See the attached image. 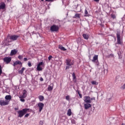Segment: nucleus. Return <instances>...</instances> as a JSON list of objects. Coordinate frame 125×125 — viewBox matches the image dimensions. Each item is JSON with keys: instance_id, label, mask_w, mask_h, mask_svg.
<instances>
[{"instance_id": "393cba45", "label": "nucleus", "mask_w": 125, "mask_h": 125, "mask_svg": "<svg viewBox=\"0 0 125 125\" xmlns=\"http://www.w3.org/2000/svg\"><path fill=\"white\" fill-rule=\"evenodd\" d=\"M91 83L92 84H95V85H97L98 84V82L95 81H92Z\"/></svg>"}, {"instance_id": "f8f14e48", "label": "nucleus", "mask_w": 125, "mask_h": 125, "mask_svg": "<svg viewBox=\"0 0 125 125\" xmlns=\"http://www.w3.org/2000/svg\"><path fill=\"white\" fill-rule=\"evenodd\" d=\"M5 3L4 2H1L0 3V9H4L5 8Z\"/></svg>"}, {"instance_id": "39448f33", "label": "nucleus", "mask_w": 125, "mask_h": 125, "mask_svg": "<svg viewBox=\"0 0 125 125\" xmlns=\"http://www.w3.org/2000/svg\"><path fill=\"white\" fill-rule=\"evenodd\" d=\"M50 31L51 32H58L59 31V26L54 24L50 27Z\"/></svg>"}, {"instance_id": "423d86ee", "label": "nucleus", "mask_w": 125, "mask_h": 125, "mask_svg": "<svg viewBox=\"0 0 125 125\" xmlns=\"http://www.w3.org/2000/svg\"><path fill=\"white\" fill-rule=\"evenodd\" d=\"M93 63H95L96 65L98 67L99 66V62L98 61V55H95L92 60Z\"/></svg>"}, {"instance_id": "6ab92c4d", "label": "nucleus", "mask_w": 125, "mask_h": 125, "mask_svg": "<svg viewBox=\"0 0 125 125\" xmlns=\"http://www.w3.org/2000/svg\"><path fill=\"white\" fill-rule=\"evenodd\" d=\"M83 37L84 38V40H88L89 37H88V35L87 34H83Z\"/></svg>"}, {"instance_id": "b1692460", "label": "nucleus", "mask_w": 125, "mask_h": 125, "mask_svg": "<svg viewBox=\"0 0 125 125\" xmlns=\"http://www.w3.org/2000/svg\"><path fill=\"white\" fill-rule=\"evenodd\" d=\"M37 69L38 71H42V68L40 66L37 65Z\"/></svg>"}, {"instance_id": "c756f323", "label": "nucleus", "mask_w": 125, "mask_h": 125, "mask_svg": "<svg viewBox=\"0 0 125 125\" xmlns=\"http://www.w3.org/2000/svg\"><path fill=\"white\" fill-rule=\"evenodd\" d=\"M24 98H21V96H20V99L21 102H25V99Z\"/></svg>"}, {"instance_id": "aec40b11", "label": "nucleus", "mask_w": 125, "mask_h": 125, "mask_svg": "<svg viewBox=\"0 0 125 125\" xmlns=\"http://www.w3.org/2000/svg\"><path fill=\"white\" fill-rule=\"evenodd\" d=\"M67 116H68L69 117H70V116H72V110L71 109H69L67 111Z\"/></svg>"}, {"instance_id": "a18cd8bd", "label": "nucleus", "mask_w": 125, "mask_h": 125, "mask_svg": "<svg viewBox=\"0 0 125 125\" xmlns=\"http://www.w3.org/2000/svg\"><path fill=\"white\" fill-rule=\"evenodd\" d=\"M94 1H96V2H98V1H99L100 0H94Z\"/></svg>"}, {"instance_id": "c9c22d12", "label": "nucleus", "mask_w": 125, "mask_h": 125, "mask_svg": "<svg viewBox=\"0 0 125 125\" xmlns=\"http://www.w3.org/2000/svg\"><path fill=\"white\" fill-rule=\"evenodd\" d=\"M45 1H47L48 2H53L54 0H45Z\"/></svg>"}, {"instance_id": "2f4dec72", "label": "nucleus", "mask_w": 125, "mask_h": 125, "mask_svg": "<svg viewBox=\"0 0 125 125\" xmlns=\"http://www.w3.org/2000/svg\"><path fill=\"white\" fill-rule=\"evenodd\" d=\"M65 99L66 100H67V101H70V96L67 95L65 97Z\"/></svg>"}, {"instance_id": "2eb2a0df", "label": "nucleus", "mask_w": 125, "mask_h": 125, "mask_svg": "<svg viewBox=\"0 0 125 125\" xmlns=\"http://www.w3.org/2000/svg\"><path fill=\"white\" fill-rule=\"evenodd\" d=\"M72 78H73V81H74V83L77 82V77L76 76V74L75 73H73L72 74Z\"/></svg>"}, {"instance_id": "3c124183", "label": "nucleus", "mask_w": 125, "mask_h": 125, "mask_svg": "<svg viewBox=\"0 0 125 125\" xmlns=\"http://www.w3.org/2000/svg\"><path fill=\"white\" fill-rule=\"evenodd\" d=\"M7 0V1H9V0Z\"/></svg>"}, {"instance_id": "f257e3e1", "label": "nucleus", "mask_w": 125, "mask_h": 125, "mask_svg": "<svg viewBox=\"0 0 125 125\" xmlns=\"http://www.w3.org/2000/svg\"><path fill=\"white\" fill-rule=\"evenodd\" d=\"M84 102L85 103L84 104V108L85 110H88L89 108H91V104L89 103H91V101L90 100V97L89 96H85L84 97Z\"/></svg>"}, {"instance_id": "72a5a7b5", "label": "nucleus", "mask_w": 125, "mask_h": 125, "mask_svg": "<svg viewBox=\"0 0 125 125\" xmlns=\"http://www.w3.org/2000/svg\"><path fill=\"white\" fill-rule=\"evenodd\" d=\"M111 18H112L113 19H116V15H114V14H111Z\"/></svg>"}, {"instance_id": "7c9ffc66", "label": "nucleus", "mask_w": 125, "mask_h": 125, "mask_svg": "<svg viewBox=\"0 0 125 125\" xmlns=\"http://www.w3.org/2000/svg\"><path fill=\"white\" fill-rule=\"evenodd\" d=\"M2 74V67L1 65L0 64V76Z\"/></svg>"}, {"instance_id": "09e8293b", "label": "nucleus", "mask_w": 125, "mask_h": 125, "mask_svg": "<svg viewBox=\"0 0 125 125\" xmlns=\"http://www.w3.org/2000/svg\"><path fill=\"white\" fill-rule=\"evenodd\" d=\"M40 124H42V121H40Z\"/></svg>"}, {"instance_id": "58836bf2", "label": "nucleus", "mask_w": 125, "mask_h": 125, "mask_svg": "<svg viewBox=\"0 0 125 125\" xmlns=\"http://www.w3.org/2000/svg\"><path fill=\"white\" fill-rule=\"evenodd\" d=\"M28 65L29 67H32V63L29 62L28 63Z\"/></svg>"}, {"instance_id": "a19ab883", "label": "nucleus", "mask_w": 125, "mask_h": 125, "mask_svg": "<svg viewBox=\"0 0 125 125\" xmlns=\"http://www.w3.org/2000/svg\"><path fill=\"white\" fill-rule=\"evenodd\" d=\"M52 58V56H49L48 58L49 61L51 60V58Z\"/></svg>"}, {"instance_id": "e433bc0d", "label": "nucleus", "mask_w": 125, "mask_h": 125, "mask_svg": "<svg viewBox=\"0 0 125 125\" xmlns=\"http://www.w3.org/2000/svg\"><path fill=\"white\" fill-rule=\"evenodd\" d=\"M71 123H72V124H74V125H75V124H76V121H75V120H74V119H72V120H71Z\"/></svg>"}, {"instance_id": "412c9836", "label": "nucleus", "mask_w": 125, "mask_h": 125, "mask_svg": "<svg viewBox=\"0 0 125 125\" xmlns=\"http://www.w3.org/2000/svg\"><path fill=\"white\" fill-rule=\"evenodd\" d=\"M25 67H22L20 70L19 71V73L22 75L23 73H24V71H25Z\"/></svg>"}, {"instance_id": "4c0bfd02", "label": "nucleus", "mask_w": 125, "mask_h": 125, "mask_svg": "<svg viewBox=\"0 0 125 125\" xmlns=\"http://www.w3.org/2000/svg\"><path fill=\"white\" fill-rule=\"evenodd\" d=\"M30 116V113H27L24 115V118H28Z\"/></svg>"}, {"instance_id": "37998d69", "label": "nucleus", "mask_w": 125, "mask_h": 125, "mask_svg": "<svg viewBox=\"0 0 125 125\" xmlns=\"http://www.w3.org/2000/svg\"><path fill=\"white\" fill-rule=\"evenodd\" d=\"M40 81L41 82H43V78H42V77L40 78Z\"/></svg>"}, {"instance_id": "20e7f679", "label": "nucleus", "mask_w": 125, "mask_h": 125, "mask_svg": "<svg viewBox=\"0 0 125 125\" xmlns=\"http://www.w3.org/2000/svg\"><path fill=\"white\" fill-rule=\"evenodd\" d=\"M117 33H116V36H117V42L115 43L116 44H120L122 45L123 44V40L121 39V31L119 30H117Z\"/></svg>"}, {"instance_id": "a211bd4d", "label": "nucleus", "mask_w": 125, "mask_h": 125, "mask_svg": "<svg viewBox=\"0 0 125 125\" xmlns=\"http://www.w3.org/2000/svg\"><path fill=\"white\" fill-rule=\"evenodd\" d=\"M59 49H61V50H62V51H66V50H67V49L62 45H59Z\"/></svg>"}, {"instance_id": "f3484780", "label": "nucleus", "mask_w": 125, "mask_h": 125, "mask_svg": "<svg viewBox=\"0 0 125 125\" xmlns=\"http://www.w3.org/2000/svg\"><path fill=\"white\" fill-rule=\"evenodd\" d=\"M11 95H6L5 97V99L6 100V101H8L9 100V102L10 100H11Z\"/></svg>"}, {"instance_id": "cd10ccee", "label": "nucleus", "mask_w": 125, "mask_h": 125, "mask_svg": "<svg viewBox=\"0 0 125 125\" xmlns=\"http://www.w3.org/2000/svg\"><path fill=\"white\" fill-rule=\"evenodd\" d=\"M78 6H79V4H76L75 5H73V7L74 8V9H77L78 8Z\"/></svg>"}, {"instance_id": "8fccbe9b", "label": "nucleus", "mask_w": 125, "mask_h": 125, "mask_svg": "<svg viewBox=\"0 0 125 125\" xmlns=\"http://www.w3.org/2000/svg\"><path fill=\"white\" fill-rule=\"evenodd\" d=\"M42 1H43V0H41Z\"/></svg>"}, {"instance_id": "9b49d317", "label": "nucleus", "mask_w": 125, "mask_h": 125, "mask_svg": "<svg viewBox=\"0 0 125 125\" xmlns=\"http://www.w3.org/2000/svg\"><path fill=\"white\" fill-rule=\"evenodd\" d=\"M27 90L24 89L23 90L22 95H21V98H26L27 97Z\"/></svg>"}, {"instance_id": "473e14b6", "label": "nucleus", "mask_w": 125, "mask_h": 125, "mask_svg": "<svg viewBox=\"0 0 125 125\" xmlns=\"http://www.w3.org/2000/svg\"><path fill=\"white\" fill-rule=\"evenodd\" d=\"M43 64V62H39L38 63L37 66H42Z\"/></svg>"}, {"instance_id": "1a4fd4ad", "label": "nucleus", "mask_w": 125, "mask_h": 125, "mask_svg": "<svg viewBox=\"0 0 125 125\" xmlns=\"http://www.w3.org/2000/svg\"><path fill=\"white\" fill-rule=\"evenodd\" d=\"M20 36L17 35H13L9 36V40L12 41V42H14V41H17V39L20 38Z\"/></svg>"}, {"instance_id": "dca6fc26", "label": "nucleus", "mask_w": 125, "mask_h": 125, "mask_svg": "<svg viewBox=\"0 0 125 125\" xmlns=\"http://www.w3.org/2000/svg\"><path fill=\"white\" fill-rule=\"evenodd\" d=\"M53 83H51L50 85L48 86V91H52L53 89Z\"/></svg>"}, {"instance_id": "4be33fe9", "label": "nucleus", "mask_w": 125, "mask_h": 125, "mask_svg": "<svg viewBox=\"0 0 125 125\" xmlns=\"http://www.w3.org/2000/svg\"><path fill=\"white\" fill-rule=\"evenodd\" d=\"M39 99L40 101L42 102L43 100H44V97H43V96L40 95L39 97Z\"/></svg>"}, {"instance_id": "49530a36", "label": "nucleus", "mask_w": 125, "mask_h": 125, "mask_svg": "<svg viewBox=\"0 0 125 125\" xmlns=\"http://www.w3.org/2000/svg\"><path fill=\"white\" fill-rule=\"evenodd\" d=\"M118 55H119V58H122V57H121V54H118Z\"/></svg>"}, {"instance_id": "de8ad7c7", "label": "nucleus", "mask_w": 125, "mask_h": 125, "mask_svg": "<svg viewBox=\"0 0 125 125\" xmlns=\"http://www.w3.org/2000/svg\"><path fill=\"white\" fill-rule=\"evenodd\" d=\"M15 111H17V110H18V108H15Z\"/></svg>"}, {"instance_id": "7ed1b4c3", "label": "nucleus", "mask_w": 125, "mask_h": 125, "mask_svg": "<svg viewBox=\"0 0 125 125\" xmlns=\"http://www.w3.org/2000/svg\"><path fill=\"white\" fill-rule=\"evenodd\" d=\"M65 63L66 65L65 70H68L70 68H72V66L75 64V62L74 61L71 60V59H68L66 60Z\"/></svg>"}, {"instance_id": "bb28decb", "label": "nucleus", "mask_w": 125, "mask_h": 125, "mask_svg": "<svg viewBox=\"0 0 125 125\" xmlns=\"http://www.w3.org/2000/svg\"><path fill=\"white\" fill-rule=\"evenodd\" d=\"M107 58H111V57H114V54H110L109 55H108L107 56Z\"/></svg>"}, {"instance_id": "9d476101", "label": "nucleus", "mask_w": 125, "mask_h": 125, "mask_svg": "<svg viewBox=\"0 0 125 125\" xmlns=\"http://www.w3.org/2000/svg\"><path fill=\"white\" fill-rule=\"evenodd\" d=\"M38 106L39 108V112H41L42 109H43L44 104H43L42 103H39L38 104Z\"/></svg>"}, {"instance_id": "6e6552de", "label": "nucleus", "mask_w": 125, "mask_h": 125, "mask_svg": "<svg viewBox=\"0 0 125 125\" xmlns=\"http://www.w3.org/2000/svg\"><path fill=\"white\" fill-rule=\"evenodd\" d=\"M8 104H9V101H7L6 100L5 101L2 99L0 100V106H6V105H8Z\"/></svg>"}, {"instance_id": "0eeeda50", "label": "nucleus", "mask_w": 125, "mask_h": 125, "mask_svg": "<svg viewBox=\"0 0 125 125\" xmlns=\"http://www.w3.org/2000/svg\"><path fill=\"white\" fill-rule=\"evenodd\" d=\"M12 59V58L10 57H5L3 59V60L5 64H9L11 62Z\"/></svg>"}, {"instance_id": "a878e982", "label": "nucleus", "mask_w": 125, "mask_h": 125, "mask_svg": "<svg viewBox=\"0 0 125 125\" xmlns=\"http://www.w3.org/2000/svg\"><path fill=\"white\" fill-rule=\"evenodd\" d=\"M84 16L86 17V16H88V12H87V10H86V9H85V11H84Z\"/></svg>"}, {"instance_id": "c85d7f7f", "label": "nucleus", "mask_w": 125, "mask_h": 125, "mask_svg": "<svg viewBox=\"0 0 125 125\" xmlns=\"http://www.w3.org/2000/svg\"><path fill=\"white\" fill-rule=\"evenodd\" d=\"M76 91L78 92V93L79 95V97H80V98H83V95L81 93H80V91L77 90Z\"/></svg>"}, {"instance_id": "5701e85b", "label": "nucleus", "mask_w": 125, "mask_h": 125, "mask_svg": "<svg viewBox=\"0 0 125 125\" xmlns=\"http://www.w3.org/2000/svg\"><path fill=\"white\" fill-rule=\"evenodd\" d=\"M80 17H81L80 14H76L73 18H80Z\"/></svg>"}, {"instance_id": "f704fd0d", "label": "nucleus", "mask_w": 125, "mask_h": 125, "mask_svg": "<svg viewBox=\"0 0 125 125\" xmlns=\"http://www.w3.org/2000/svg\"><path fill=\"white\" fill-rule=\"evenodd\" d=\"M18 58L20 60H21V59H23V56L22 55H19Z\"/></svg>"}, {"instance_id": "79ce46f5", "label": "nucleus", "mask_w": 125, "mask_h": 125, "mask_svg": "<svg viewBox=\"0 0 125 125\" xmlns=\"http://www.w3.org/2000/svg\"><path fill=\"white\" fill-rule=\"evenodd\" d=\"M23 61H24L25 62L26 61H28V58H24V59H23Z\"/></svg>"}, {"instance_id": "c03bdc74", "label": "nucleus", "mask_w": 125, "mask_h": 125, "mask_svg": "<svg viewBox=\"0 0 125 125\" xmlns=\"http://www.w3.org/2000/svg\"><path fill=\"white\" fill-rule=\"evenodd\" d=\"M91 101L92 100H95V97H92V98H91V100H90Z\"/></svg>"}, {"instance_id": "4468645a", "label": "nucleus", "mask_w": 125, "mask_h": 125, "mask_svg": "<svg viewBox=\"0 0 125 125\" xmlns=\"http://www.w3.org/2000/svg\"><path fill=\"white\" fill-rule=\"evenodd\" d=\"M17 52H18V51L16 49L12 50L10 53V55L11 56H12V55H15Z\"/></svg>"}, {"instance_id": "ddd939ff", "label": "nucleus", "mask_w": 125, "mask_h": 125, "mask_svg": "<svg viewBox=\"0 0 125 125\" xmlns=\"http://www.w3.org/2000/svg\"><path fill=\"white\" fill-rule=\"evenodd\" d=\"M17 65H21L22 66V62L20 61H16L14 62L13 66H17Z\"/></svg>"}, {"instance_id": "f03ea898", "label": "nucleus", "mask_w": 125, "mask_h": 125, "mask_svg": "<svg viewBox=\"0 0 125 125\" xmlns=\"http://www.w3.org/2000/svg\"><path fill=\"white\" fill-rule=\"evenodd\" d=\"M28 112H32V109L30 108H23L17 111L19 118H22L24 115H26Z\"/></svg>"}, {"instance_id": "ea45409f", "label": "nucleus", "mask_w": 125, "mask_h": 125, "mask_svg": "<svg viewBox=\"0 0 125 125\" xmlns=\"http://www.w3.org/2000/svg\"><path fill=\"white\" fill-rule=\"evenodd\" d=\"M121 89H125V84L122 86Z\"/></svg>"}]
</instances>
